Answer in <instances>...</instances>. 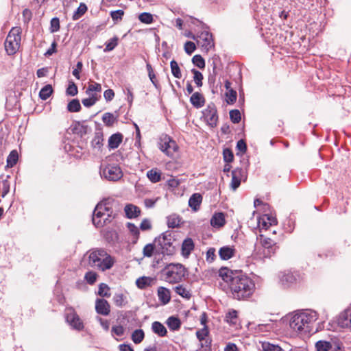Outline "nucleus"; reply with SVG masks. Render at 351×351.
<instances>
[{"mask_svg":"<svg viewBox=\"0 0 351 351\" xmlns=\"http://www.w3.org/2000/svg\"><path fill=\"white\" fill-rule=\"evenodd\" d=\"M219 276L228 284L232 296L238 300L250 298L255 291L253 280L241 270H232L226 267L219 269Z\"/></svg>","mask_w":351,"mask_h":351,"instance_id":"obj_1","label":"nucleus"},{"mask_svg":"<svg viewBox=\"0 0 351 351\" xmlns=\"http://www.w3.org/2000/svg\"><path fill=\"white\" fill-rule=\"evenodd\" d=\"M84 258H87L89 267L102 271L110 269L115 263L114 258L102 247L89 250L85 254Z\"/></svg>","mask_w":351,"mask_h":351,"instance_id":"obj_2","label":"nucleus"},{"mask_svg":"<svg viewBox=\"0 0 351 351\" xmlns=\"http://www.w3.org/2000/svg\"><path fill=\"white\" fill-rule=\"evenodd\" d=\"M317 319L315 311H302L292 316L289 322V326L295 331L308 334L312 331V326Z\"/></svg>","mask_w":351,"mask_h":351,"instance_id":"obj_3","label":"nucleus"},{"mask_svg":"<svg viewBox=\"0 0 351 351\" xmlns=\"http://www.w3.org/2000/svg\"><path fill=\"white\" fill-rule=\"evenodd\" d=\"M21 28L14 27L9 32L5 41V49L8 55H14L19 50L21 40Z\"/></svg>","mask_w":351,"mask_h":351,"instance_id":"obj_4","label":"nucleus"},{"mask_svg":"<svg viewBox=\"0 0 351 351\" xmlns=\"http://www.w3.org/2000/svg\"><path fill=\"white\" fill-rule=\"evenodd\" d=\"M175 241L171 232L167 231L155 239L154 242L161 248V253L163 255H172L175 253V247L173 242Z\"/></svg>","mask_w":351,"mask_h":351,"instance_id":"obj_5","label":"nucleus"},{"mask_svg":"<svg viewBox=\"0 0 351 351\" xmlns=\"http://www.w3.org/2000/svg\"><path fill=\"white\" fill-rule=\"evenodd\" d=\"M166 279L171 283L180 282L185 276L186 270L182 264H169L166 267Z\"/></svg>","mask_w":351,"mask_h":351,"instance_id":"obj_6","label":"nucleus"},{"mask_svg":"<svg viewBox=\"0 0 351 351\" xmlns=\"http://www.w3.org/2000/svg\"><path fill=\"white\" fill-rule=\"evenodd\" d=\"M109 211L110 207L107 206V204L99 202L97 204L92 217L93 223L96 228H102L105 226L104 218L106 216V212Z\"/></svg>","mask_w":351,"mask_h":351,"instance_id":"obj_7","label":"nucleus"},{"mask_svg":"<svg viewBox=\"0 0 351 351\" xmlns=\"http://www.w3.org/2000/svg\"><path fill=\"white\" fill-rule=\"evenodd\" d=\"M159 149L169 156H172L178 150L176 142L167 134H162L158 142Z\"/></svg>","mask_w":351,"mask_h":351,"instance_id":"obj_8","label":"nucleus"},{"mask_svg":"<svg viewBox=\"0 0 351 351\" xmlns=\"http://www.w3.org/2000/svg\"><path fill=\"white\" fill-rule=\"evenodd\" d=\"M202 117L211 128L217 126L218 121L217 110L213 103L209 104L202 111Z\"/></svg>","mask_w":351,"mask_h":351,"instance_id":"obj_9","label":"nucleus"},{"mask_svg":"<svg viewBox=\"0 0 351 351\" xmlns=\"http://www.w3.org/2000/svg\"><path fill=\"white\" fill-rule=\"evenodd\" d=\"M260 240L262 246L261 254L263 257L270 258L276 252L278 248L276 243L270 238L265 237L263 234L260 235Z\"/></svg>","mask_w":351,"mask_h":351,"instance_id":"obj_10","label":"nucleus"},{"mask_svg":"<svg viewBox=\"0 0 351 351\" xmlns=\"http://www.w3.org/2000/svg\"><path fill=\"white\" fill-rule=\"evenodd\" d=\"M101 175L108 180L117 181L122 177V171L118 165H108L101 170Z\"/></svg>","mask_w":351,"mask_h":351,"instance_id":"obj_11","label":"nucleus"},{"mask_svg":"<svg viewBox=\"0 0 351 351\" xmlns=\"http://www.w3.org/2000/svg\"><path fill=\"white\" fill-rule=\"evenodd\" d=\"M230 187L233 191L239 188L242 180L246 178V171L242 168H236L232 171Z\"/></svg>","mask_w":351,"mask_h":351,"instance_id":"obj_12","label":"nucleus"},{"mask_svg":"<svg viewBox=\"0 0 351 351\" xmlns=\"http://www.w3.org/2000/svg\"><path fill=\"white\" fill-rule=\"evenodd\" d=\"M95 311L99 315L107 316L110 313V306L104 298H97L95 301Z\"/></svg>","mask_w":351,"mask_h":351,"instance_id":"obj_13","label":"nucleus"},{"mask_svg":"<svg viewBox=\"0 0 351 351\" xmlns=\"http://www.w3.org/2000/svg\"><path fill=\"white\" fill-rule=\"evenodd\" d=\"M66 319V322L73 328L77 330H82L84 328V324L76 313H72L68 314Z\"/></svg>","mask_w":351,"mask_h":351,"instance_id":"obj_14","label":"nucleus"},{"mask_svg":"<svg viewBox=\"0 0 351 351\" xmlns=\"http://www.w3.org/2000/svg\"><path fill=\"white\" fill-rule=\"evenodd\" d=\"M219 256L223 261H228L234 256L236 250L234 246L225 245L219 248Z\"/></svg>","mask_w":351,"mask_h":351,"instance_id":"obj_15","label":"nucleus"},{"mask_svg":"<svg viewBox=\"0 0 351 351\" xmlns=\"http://www.w3.org/2000/svg\"><path fill=\"white\" fill-rule=\"evenodd\" d=\"M199 37L202 40V47L206 51H208L214 46L213 35L209 32H202Z\"/></svg>","mask_w":351,"mask_h":351,"instance_id":"obj_16","label":"nucleus"},{"mask_svg":"<svg viewBox=\"0 0 351 351\" xmlns=\"http://www.w3.org/2000/svg\"><path fill=\"white\" fill-rule=\"evenodd\" d=\"M338 323L341 327L351 328V308L346 309L340 314Z\"/></svg>","mask_w":351,"mask_h":351,"instance_id":"obj_17","label":"nucleus"},{"mask_svg":"<svg viewBox=\"0 0 351 351\" xmlns=\"http://www.w3.org/2000/svg\"><path fill=\"white\" fill-rule=\"evenodd\" d=\"M104 136L101 128H97L95 132L94 138L91 141V146L93 149L100 150L103 146Z\"/></svg>","mask_w":351,"mask_h":351,"instance_id":"obj_18","label":"nucleus"},{"mask_svg":"<svg viewBox=\"0 0 351 351\" xmlns=\"http://www.w3.org/2000/svg\"><path fill=\"white\" fill-rule=\"evenodd\" d=\"M194 248L195 244L193 239L189 237L185 239L182 244V255L185 258L189 257Z\"/></svg>","mask_w":351,"mask_h":351,"instance_id":"obj_19","label":"nucleus"},{"mask_svg":"<svg viewBox=\"0 0 351 351\" xmlns=\"http://www.w3.org/2000/svg\"><path fill=\"white\" fill-rule=\"evenodd\" d=\"M226 224L225 215L223 213H215L210 219V225L213 228H221Z\"/></svg>","mask_w":351,"mask_h":351,"instance_id":"obj_20","label":"nucleus"},{"mask_svg":"<svg viewBox=\"0 0 351 351\" xmlns=\"http://www.w3.org/2000/svg\"><path fill=\"white\" fill-rule=\"evenodd\" d=\"M126 217L128 219H134L141 215V209L132 204H127L124 208Z\"/></svg>","mask_w":351,"mask_h":351,"instance_id":"obj_21","label":"nucleus"},{"mask_svg":"<svg viewBox=\"0 0 351 351\" xmlns=\"http://www.w3.org/2000/svg\"><path fill=\"white\" fill-rule=\"evenodd\" d=\"M202 202V195L200 193H193L189 199V206L193 210L197 211L199 209L200 204Z\"/></svg>","mask_w":351,"mask_h":351,"instance_id":"obj_22","label":"nucleus"},{"mask_svg":"<svg viewBox=\"0 0 351 351\" xmlns=\"http://www.w3.org/2000/svg\"><path fill=\"white\" fill-rule=\"evenodd\" d=\"M158 297L162 304H168L171 300L169 290L164 287H159L158 289Z\"/></svg>","mask_w":351,"mask_h":351,"instance_id":"obj_23","label":"nucleus"},{"mask_svg":"<svg viewBox=\"0 0 351 351\" xmlns=\"http://www.w3.org/2000/svg\"><path fill=\"white\" fill-rule=\"evenodd\" d=\"M155 280V278L152 277L142 276L136 280V285L138 289H145L148 287L152 286Z\"/></svg>","mask_w":351,"mask_h":351,"instance_id":"obj_24","label":"nucleus"},{"mask_svg":"<svg viewBox=\"0 0 351 351\" xmlns=\"http://www.w3.org/2000/svg\"><path fill=\"white\" fill-rule=\"evenodd\" d=\"M190 102L196 108H200L205 104V99L203 95L198 93H194L190 97Z\"/></svg>","mask_w":351,"mask_h":351,"instance_id":"obj_25","label":"nucleus"},{"mask_svg":"<svg viewBox=\"0 0 351 351\" xmlns=\"http://www.w3.org/2000/svg\"><path fill=\"white\" fill-rule=\"evenodd\" d=\"M297 278L295 274L290 271L285 272L280 276V281L285 287H289L294 284Z\"/></svg>","mask_w":351,"mask_h":351,"instance_id":"obj_26","label":"nucleus"},{"mask_svg":"<svg viewBox=\"0 0 351 351\" xmlns=\"http://www.w3.org/2000/svg\"><path fill=\"white\" fill-rule=\"evenodd\" d=\"M123 141V135L121 133H115L108 138V147L110 149L117 148Z\"/></svg>","mask_w":351,"mask_h":351,"instance_id":"obj_27","label":"nucleus"},{"mask_svg":"<svg viewBox=\"0 0 351 351\" xmlns=\"http://www.w3.org/2000/svg\"><path fill=\"white\" fill-rule=\"evenodd\" d=\"M152 330L154 333L156 334L160 337H165L167 334V330L164 325L160 322L155 321L152 324Z\"/></svg>","mask_w":351,"mask_h":351,"instance_id":"obj_28","label":"nucleus"},{"mask_svg":"<svg viewBox=\"0 0 351 351\" xmlns=\"http://www.w3.org/2000/svg\"><path fill=\"white\" fill-rule=\"evenodd\" d=\"M335 343L325 340H319L315 343L316 351H331Z\"/></svg>","mask_w":351,"mask_h":351,"instance_id":"obj_29","label":"nucleus"},{"mask_svg":"<svg viewBox=\"0 0 351 351\" xmlns=\"http://www.w3.org/2000/svg\"><path fill=\"white\" fill-rule=\"evenodd\" d=\"M217 67L215 63H213V67L212 72H210L208 77V83L210 88L212 90L213 93H215L217 90V86H215L216 76H217Z\"/></svg>","mask_w":351,"mask_h":351,"instance_id":"obj_30","label":"nucleus"},{"mask_svg":"<svg viewBox=\"0 0 351 351\" xmlns=\"http://www.w3.org/2000/svg\"><path fill=\"white\" fill-rule=\"evenodd\" d=\"M161 172L158 169H152L147 172V177L152 183H156L161 180Z\"/></svg>","mask_w":351,"mask_h":351,"instance_id":"obj_31","label":"nucleus"},{"mask_svg":"<svg viewBox=\"0 0 351 351\" xmlns=\"http://www.w3.org/2000/svg\"><path fill=\"white\" fill-rule=\"evenodd\" d=\"M238 319V312L236 310H230L225 316V322L229 324L230 326L237 325Z\"/></svg>","mask_w":351,"mask_h":351,"instance_id":"obj_32","label":"nucleus"},{"mask_svg":"<svg viewBox=\"0 0 351 351\" xmlns=\"http://www.w3.org/2000/svg\"><path fill=\"white\" fill-rule=\"evenodd\" d=\"M166 323L169 329L173 331L179 330L181 326L180 319L174 316L169 317Z\"/></svg>","mask_w":351,"mask_h":351,"instance_id":"obj_33","label":"nucleus"},{"mask_svg":"<svg viewBox=\"0 0 351 351\" xmlns=\"http://www.w3.org/2000/svg\"><path fill=\"white\" fill-rule=\"evenodd\" d=\"M118 115L114 116L112 113L106 112L102 116V121L106 126L112 127L117 121Z\"/></svg>","mask_w":351,"mask_h":351,"instance_id":"obj_34","label":"nucleus"},{"mask_svg":"<svg viewBox=\"0 0 351 351\" xmlns=\"http://www.w3.org/2000/svg\"><path fill=\"white\" fill-rule=\"evenodd\" d=\"M88 95V98H85L82 100V104L86 108H90L94 106L101 97V95L97 94Z\"/></svg>","mask_w":351,"mask_h":351,"instance_id":"obj_35","label":"nucleus"},{"mask_svg":"<svg viewBox=\"0 0 351 351\" xmlns=\"http://www.w3.org/2000/svg\"><path fill=\"white\" fill-rule=\"evenodd\" d=\"M182 218L176 214H173L167 217V225L169 228H175L180 226Z\"/></svg>","mask_w":351,"mask_h":351,"instance_id":"obj_36","label":"nucleus"},{"mask_svg":"<svg viewBox=\"0 0 351 351\" xmlns=\"http://www.w3.org/2000/svg\"><path fill=\"white\" fill-rule=\"evenodd\" d=\"M67 110L70 112H78L81 110L82 106L79 99H73L67 104Z\"/></svg>","mask_w":351,"mask_h":351,"instance_id":"obj_37","label":"nucleus"},{"mask_svg":"<svg viewBox=\"0 0 351 351\" xmlns=\"http://www.w3.org/2000/svg\"><path fill=\"white\" fill-rule=\"evenodd\" d=\"M132 340L135 344H138L143 341L145 338V333L142 329H136L132 333Z\"/></svg>","mask_w":351,"mask_h":351,"instance_id":"obj_38","label":"nucleus"},{"mask_svg":"<svg viewBox=\"0 0 351 351\" xmlns=\"http://www.w3.org/2000/svg\"><path fill=\"white\" fill-rule=\"evenodd\" d=\"M53 93L51 85L47 84L43 86L39 92V97L43 100L47 99Z\"/></svg>","mask_w":351,"mask_h":351,"instance_id":"obj_39","label":"nucleus"},{"mask_svg":"<svg viewBox=\"0 0 351 351\" xmlns=\"http://www.w3.org/2000/svg\"><path fill=\"white\" fill-rule=\"evenodd\" d=\"M87 6L84 3H80L79 7L74 12L72 19L73 21H76L81 18L87 11Z\"/></svg>","mask_w":351,"mask_h":351,"instance_id":"obj_40","label":"nucleus"},{"mask_svg":"<svg viewBox=\"0 0 351 351\" xmlns=\"http://www.w3.org/2000/svg\"><path fill=\"white\" fill-rule=\"evenodd\" d=\"M101 92V85L99 83L94 82L93 84H89L85 93L86 95H94Z\"/></svg>","mask_w":351,"mask_h":351,"instance_id":"obj_41","label":"nucleus"},{"mask_svg":"<svg viewBox=\"0 0 351 351\" xmlns=\"http://www.w3.org/2000/svg\"><path fill=\"white\" fill-rule=\"evenodd\" d=\"M261 348V351H283L278 345L273 344L268 341L262 342Z\"/></svg>","mask_w":351,"mask_h":351,"instance_id":"obj_42","label":"nucleus"},{"mask_svg":"<svg viewBox=\"0 0 351 351\" xmlns=\"http://www.w3.org/2000/svg\"><path fill=\"white\" fill-rule=\"evenodd\" d=\"M112 300L117 307H122L127 304L126 297L123 293H115Z\"/></svg>","mask_w":351,"mask_h":351,"instance_id":"obj_43","label":"nucleus"},{"mask_svg":"<svg viewBox=\"0 0 351 351\" xmlns=\"http://www.w3.org/2000/svg\"><path fill=\"white\" fill-rule=\"evenodd\" d=\"M175 292L183 298L190 299L191 293L183 285H178L174 288Z\"/></svg>","mask_w":351,"mask_h":351,"instance_id":"obj_44","label":"nucleus"},{"mask_svg":"<svg viewBox=\"0 0 351 351\" xmlns=\"http://www.w3.org/2000/svg\"><path fill=\"white\" fill-rule=\"evenodd\" d=\"M119 38L117 36H114L106 43V47L104 49V52L112 51L117 45Z\"/></svg>","mask_w":351,"mask_h":351,"instance_id":"obj_45","label":"nucleus"},{"mask_svg":"<svg viewBox=\"0 0 351 351\" xmlns=\"http://www.w3.org/2000/svg\"><path fill=\"white\" fill-rule=\"evenodd\" d=\"M170 67H171V71L172 75L176 78H178V79L181 78V77H182L181 71L178 66V64L177 63V62L176 60H172L170 62Z\"/></svg>","mask_w":351,"mask_h":351,"instance_id":"obj_46","label":"nucleus"},{"mask_svg":"<svg viewBox=\"0 0 351 351\" xmlns=\"http://www.w3.org/2000/svg\"><path fill=\"white\" fill-rule=\"evenodd\" d=\"M18 153L16 150L12 151L7 158V166L13 167L18 161Z\"/></svg>","mask_w":351,"mask_h":351,"instance_id":"obj_47","label":"nucleus"},{"mask_svg":"<svg viewBox=\"0 0 351 351\" xmlns=\"http://www.w3.org/2000/svg\"><path fill=\"white\" fill-rule=\"evenodd\" d=\"M77 126L75 128V130H77V133L80 134L81 136L85 135L89 133L91 131V128L84 123H80L77 122Z\"/></svg>","mask_w":351,"mask_h":351,"instance_id":"obj_48","label":"nucleus"},{"mask_svg":"<svg viewBox=\"0 0 351 351\" xmlns=\"http://www.w3.org/2000/svg\"><path fill=\"white\" fill-rule=\"evenodd\" d=\"M109 287L105 283H101L99 285L98 295L101 297L109 298L110 296Z\"/></svg>","mask_w":351,"mask_h":351,"instance_id":"obj_49","label":"nucleus"},{"mask_svg":"<svg viewBox=\"0 0 351 351\" xmlns=\"http://www.w3.org/2000/svg\"><path fill=\"white\" fill-rule=\"evenodd\" d=\"M78 93V88L77 85L73 81L69 82L68 87L66 90V94L69 96H75Z\"/></svg>","mask_w":351,"mask_h":351,"instance_id":"obj_50","label":"nucleus"},{"mask_svg":"<svg viewBox=\"0 0 351 351\" xmlns=\"http://www.w3.org/2000/svg\"><path fill=\"white\" fill-rule=\"evenodd\" d=\"M191 72L193 74V80L197 86H202L203 80V75L202 74V73L196 70L195 69H193L191 70Z\"/></svg>","mask_w":351,"mask_h":351,"instance_id":"obj_51","label":"nucleus"},{"mask_svg":"<svg viewBox=\"0 0 351 351\" xmlns=\"http://www.w3.org/2000/svg\"><path fill=\"white\" fill-rule=\"evenodd\" d=\"M138 19L141 22L145 24H151L154 21L152 14L148 12L141 13L138 16Z\"/></svg>","mask_w":351,"mask_h":351,"instance_id":"obj_52","label":"nucleus"},{"mask_svg":"<svg viewBox=\"0 0 351 351\" xmlns=\"http://www.w3.org/2000/svg\"><path fill=\"white\" fill-rule=\"evenodd\" d=\"M192 62L199 69H204L205 67V60L200 55H195L192 58Z\"/></svg>","mask_w":351,"mask_h":351,"instance_id":"obj_53","label":"nucleus"},{"mask_svg":"<svg viewBox=\"0 0 351 351\" xmlns=\"http://www.w3.org/2000/svg\"><path fill=\"white\" fill-rule=\"evenodd\" d=\"M230 118L233 123H238L241 121V112L239 110L234 109L230 111Z\"/></svg>","mask_w":351,"mask_h":351,"instance_id":"obj_54","label":"nucleus"},{"mask_svg":"<svg viewBox=\"0 0 351 351\" xmlns=\"http://www.w3.org/2000/svg\"><path fill=\"white\" fill-rule=\"evenodd\" d=\"M127 228L130 232L133 235L134 238L135 239V241L138 239L139 237V229L138 228L135 226L134 223L128 222L127 223Z\"/></svg>","mask_w":351,"mask_h":351,"instance_id":"obj_55","label":"nucleus"},{"mask_svg":"<svg viewBox=\"0 0 351 351\" xmlns=\"http://www.w3.org/2000/svg\"><path fill=\"white\" fill-rule=\"evenodd\" d=\"M97 276L96 272L89 271L85 274L84 279L89 285H93L96 282Z\"/></svg>","mask_w":351,"mask_h":351,"instance_id":"obj_56","label":"nucleus"},{"mask_svg":"<svg viewBox=\"0 0 351 351\" xmlns=\"http://www.w3.org/2000/svg\"><path fill=\"white\" fill-rule=\"evenodd\" d=\"M155 249V244L154 243H149L147 244L143 251V254L144 256L145 257H152L154 254V251Z\"/></svg>","mask_w":351,"mask_h":351,"instance_id":"obj_57","label":"nucleus"},{"mask_svg":"<svg viewBox=\"0 0 351 351\" xmlns=\"http://www.w3.org/2000/svg\"><path fill=\"white\" fill-rule=\"evenodd\" d=\"M223 160L226 162H231L234 160V154L232 151L229 148H226L223 151Z\"/></svg>","mask_w":351,"mask_h":351,"instance_id":"obj_58","label":"nucleus"},{"mask_svg":"<svg viewBox=\"0 0 351 351\" xmlns=\"http://www.w3.org/2000/svg\"><path fill=\"white\" fill-rule=\"evenodd\" d=\"M124 15V11L123 10H117L110 12V16L114 23H117L119 20H121Z\"/></svg>","mask_w":351,"mask_h":351,"instance_id":"obj_59","label":"nucleus"},{"mask_svg":"<svg viewBox=\"0 0 351 351\" xmlns=\"http://www.w3.org/2000/svg\"><path fill=\"white\" fill-rule=\"evenodd\" d=\"M111 333L112 336L117 335L118 337H121L125 333V328L121 325L113 326L111 329Z\"/></svg>","mask_w":351,"mask_h":351,"instance_id":"obj_60","label":"nucleus"},{"mask_svg":"<svg viewBox=\"0 0 351 351\" xmlns=\"http://www.w3.org/2000/svg\"><path fill=\"white\" fill-rule=\"evenodd\" d=\"M209 334V331L207 326H205L202 329L199 330L196 332V337L199 341H202L205 339V337H207Z\"/></svg>","mask_w":351,"mask_h":351,"instance_id":"obj_61","label":"nucleus"},{"mask_svg":"<svg viewBox=\"0 0 351 351\" xmlns=\"http://www.w3.org/2000/svg\"><path fill=\"white\" fill-rule=\"evenodd\" d=\"M60 29V20L58 17H54L51 20L50 32L51 33L57 32Z\"/></svg>","mask_w":351,"mask_h":351,"instance_id":"obj_62","label":"nucleus"},{"mask_svg":"<svg viewBox=\"0 0 351 351\" xmlns=\"http://www.w3.org/2000/svg\"><path fill=\"white\" fill-rule=\"evenodd\" d=\"M117 214L114 213L112 208H110L109 212H106V216L104 218V221H105V226L111 223L114 219L116 218Z\"/></svg>","mask_w":351,"mask_h":351,"instance_id":"obj_63","label":"nucleus"},{"mask_svg":"<svg viewBox=\"0 0 351 351\" xmlns=\"http://www.w3.org/2000/svg\"><path fill=\"white\" fill-rule=\"evenodd\" d=\"M237 91L233 89H230L229 93H226L228 97L226 101L229 104H234L237 100Z\"/></svg>","mask_w":351,"mask_h":351,"instance_id":"obj_64","label":"nucleus"}]
</instances>
